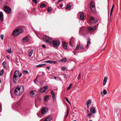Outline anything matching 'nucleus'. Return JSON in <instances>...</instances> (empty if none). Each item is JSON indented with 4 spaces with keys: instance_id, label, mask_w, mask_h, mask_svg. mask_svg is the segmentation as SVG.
Masks as SVG:
<instances>
[{
    "instance_id": "c756f323",
    "label": "nucleus",
    "mask_w": 121,
    "mask_h": 121,
    "mask_svg": "<svg viewBox=\"0 0 121 121\" xmlns=\"http://www.w3.org/2000/svg\"><path fill=\"white\" fill-rule=\"evenodd\" d=\"M46 65L45 64H40L36 66L37 67H40L43 66H44Z\"/></svg>"
},
{
    "instance_id": "6ab92c4d",
    "label": "nucleus",
    "mask_w": 121,
    "mask_h": 121,
    "mask_svg": "<svg viewBox=\"0 0 121 121\" xmlns=\"http://www.w3.org/2000/svg\"><path fill=\"white\" fill-rule=\"evenodd\" d=\"M19 73V72L17 70H16L14 72L13 76H15L18 77Z\"/></svg>"
},
{
    "instance_id": "423d86ee",
    "label": "nucleus",
    "mask_w": 121,
    "mask_h": 121,
    "mask_svg": "<svg viewBox=\"0 0 121 121\" xmlns=\"http://www.w3.org/2000/svg\"><path fill=\"white\" fill-rule=\"evenodd\" d=\"M30 95L32 97H35L37 95V92L34 90L31 91L30 93Z\"/></svg>"
},
{
    "instance_id": "e2e57ef3",
    "label": "nucleus",
    "mask_w": 121,
    "mask_h": 121,
    "mask_svg": "<svg viewBox=\"0 0 121 121\" xmlns=\"http://www.w3.org/2000/svg\"><path fill=\"white\" fill-rule=\"evenodd\" d=\"M90 38H88V41H90Z\"/></svg>"
},
{
    "instance_id": "b1692460",
    "label": "nucleus",
    "mask_w": 121,
    "mask_h": 121,
    "mask_svg": "<svg viewBox=\"0 0 121 121\" xmlns=\"http://www.w3.org/2000/svg\"><path fill=\"white\" fill-rule=\"evenodd\" d=\"M49 96L47 95L45 96L44 97V100L47 101L49 99Z\"/></svg>"
},
{
    "instance_id": "c9c22d12",
    "label": "nucleus",
    "mask_w": 121,
    "mask_h": 121,
    "mask_svg": "<svg viewBox=\"0 0 121 121\" xmlns=\"http://www.w3.org/2000/svg\"><path fill=\"white\" fill-rule=\"evenodd\" d=\"M72 86V84H70L69 85V86L67 88V90H68L70 89L71 88Z\"/></svg>"
},
{
    "instance_id": "79ce46f5",
    "label": "nucleus",
    "mask_w": 121,
    "mask_h": 121,
    "mask_svg": "<svg viewBox=\"0 0 121 121\" xmlns=\"http://www.w3.org/2000/svg\"><path fill=\"white\" fill-rule=\"evenodd\" d=\"M4 37V35H0V37L1 39L2 40H3Z\"/></svg>"
},
{
    "instance_id": "aec40b11",
    "label": "nucleus",
    "mask_w": 121,
    "mask_h": 121,
    "mask_svg": "<svg viewBox=\"0 0 121 121\" xmlns=\"http://www.w3.org/2000/svg\"><path fill=\"white\" fill-rule=\"evenodd\" d=\"M108 79V78L107 77H104V79L103 80V85H105V84L106 83V82L107 80Z\"/></svg>"
},
{
    "instance_id": "a211bd4d",
    "label": "nucleus",
    "mask_w": 121,
    "mask_h": 121,
    "mask_svg": "<svg viewBox=\"0 0 121 121\" xmlns=\"http://www.w3.org/2000/svg\"><path fill=\"white\" fill-rule=\"evenodd\" d=\"M23 42L26 43L29 41V39L27 37H25L22 39Z\"/></svg>"
},
{
    "instance_id": "473e14b6",
    "label": "nucleus",
    "mask_w": 121,
    "mask_h": 121,
    "mask_svg": "<svg viewBox=\"0 0 121 121\" xmlns=\"http://www.w3.org/2000/svg\"><path fill=\"white\" fill-rule=\"evenodd\" d=\"M22 73L24 74H26L28 73L29 72L27 71L23 70L22 71Z\"/></svg>"
},
{
    "instance_id": "4468645a",
    "label": "nucleus",
    "mask_w": 121,
    "mask_h": 121,
    "mask_svg": "<svg viewBox=\"0 0 121 121\" xmlns=\"http://www.w3.org/2000/svg\"><path fill=\"white\" fill-rule=\"evenodd\" d=\"M79 49H80L81 50H83L84 49L83 47L81 45H78L77 46L76 48V50H78Z\"/></svg>"
},
{
    "instance_id": "f704fd0d",
    "label": "nucleus",
    "mask_w": 121,
    "mask_h": 121,
    "mask_svg": "<svg viewBox=\"0 0 121 121\" xmlns=\"http://www.w3.org/2000/svg\"><path fill=\"white\" fill-rule=\"evenodd\" d=\"M90 41H88L87 43V44L86 45V47L87 48H88V47L89 46V45L90 44Z\"/></svg>"
},
{
    "instance_id": "f3484780",
    "label": "nucleus",
    "mask_w": 121,
    "mask_h": 121,
    "mask_svg": "<svg viewBox=\"0 0 121 121\" xmlns=\"http://www.w3.org/2000/svg\"><path fill=\"white\" fill-rule=\"evenodd\" d=\"M4 16L3 13L2 12H0V20L2 22Z\"/></svg>"
},
{
    "instance_id": "72a5a7b5",
    "label": "nucleus",
    "mask_w": 121,
    "mask_h": 121,
    "mask_svg": "<svg viewBox=\"0 0 121 121\" xmlns=\"http://www.w3.org/2000/svg\"><path fill=\"white\" fill-rule=\"evenodd\" d=\"M40 75H38L35 78L34 80V81L35 82L37 81V80L38 78V76H40Z\"/></svg>"
},
{
    "instance_id": "6e6552de",
    "label": "nucleus",
    "mask_w": 121,
    "mask_h": 121,
    "mask_svg": "<svg viewBox=\"0 0 121 121\" xmlns=\"http://www.w3.org/2000/svg\"><path fill=\"white\" fill-rule=\"evenodd\" d=\"M48 109L46 107L43 108L41 110V112L42 114H44L46 112L48 111Z\"/></svg>"
},
{
    "instance_id": "f03ea898",
    "label": "nucleus",
    "mask_w": 121,
    "mask_h": 121,
    "mask_svg": "<svg viewBox=\"0 0 121 121\" xmlns=\"http://www.w3.org/2000/svg\"><path fill=\"white\" fill-rule=\"evenodd\" d=\"M43 41L47 43H50L52 41V38L48 36H45L43 38Z\"/></svg>"
},
{
    "instance_id": "39448f33",
    "label": "nucleus",
    "mask_w": 121,
    "mask_h": 121,
    "mask_svg": "<svg viewBox=\"0 0 121 121\" xmlns=\"http://www.w3.org/2000/svg\"><path fill=\"white\" fill-rule=\"evenodd\" d=\"M4 9L7 13L10 14L11 12V9L7 6H5L4 7Z\"/></svg>"
},
{
    "instance_id": "6e6d98bb",
    "label": "nucleus",
    "mask_w": 121,
    "mask_h": 121,
    "mask_svg": "<svg viewBox=\"0 0 121 121\" xmlns=\"http://www.w3.org/2000/svg\"><path fill=\"white\" fill-rule=\"evenodd\" d=\"M1 72L2 73V74H3L4 72V70H3V69H2L1 70Z\"/></svg>"
},
{
    "instance_id": "20e7f679",
    "label": "nucleus",
    "mask_w": 121,
    "mask_h": 121,
    "mask_svg": "<svg viewBox=\"0 0 121 121\" xmlns=\"http://www.w3.org/2000/svg\"><path fill=\"white\" fill-rule=\"evenodd\" d=\"M52 43L53 47L56 48H57L60 44L59 40H52Z\"/></svg>"
},
{
    "instance_id": "4d7b16f0",
    "label": "nucleus",
    "mask_w": 121,
    "mask_h": 121,
    "mask_svg": "<svg viewBox=\"0 0 121 121\" xmlns=\"http://www.w3.org/2000/svg\"><path fill=\"white\" fill-rule=\"evenodd\" d=\"M22 73H20L19 75V77H21L22 76Z\"/></svg>"
},
{
    "instance_id": "c85d7f7f",
    "label": "nucleus",
    "mask_w": 121,
    "mask_h": 121,
    "mask_svg": "<svg viewBox=\"0 0 121 121\" xmlns=\"http://www.w3.org/2000/svg\"><path fill=\"white\" fill-rule=\"evenodd\" d=\"M67 60V59L66 58H64L61 60V61L62 62H65Z\"/></svg>"
},
{
    "instance_id": "2eb2a0df",
    "label": "nucleus",
    "mask_w": 121,
    "mask_h": 121,
    "mask_svg": "<svg viewBox=\"0 0 121 121\" xmlns=\"http://www.w3.org/2000/svg\"><path fill=\"white\" fill-rule=\"evenodd\" d=\"M18 77L15 76H13V80L14 83H16L18 80Z\"/></svg>"
},
{
    "instance_id": "bf43d9fd",
    "label": "nucleus",
    "mask_w": 121,
    "mask_h": 121,
    "mask_svg": "<svg viewBox=\"0 0 121 121\" xmlns=\"http://www.w3.org/2000/svg\"><path fill=\"white\" fill-rule=\"evenodd\" d=\"M68 115H66V116L64 118V119H66V118H67V117Z\"/></svg>"
},
{
    "instance_id": "4c0bfd02",
    "label": "nucleus",
    "mask_w": 121,
    "mask_h": 121,
    "mask_svg": "<svg viewBox=\"0 0 121 121\" xmlns=\"http://www.w3.org/2000/svg\"><path fill=\"white\" fill-rule=\"evenodd\" d=\"M103 94L104 95H106L107 94V92L104 89L103 90Z\"/></svg>"
},
{
    "instance_id": "bb28decb",
    "label": "nucleus",
    "mask_w": 121,
    "mask_h": 121,
    "mask_svg": "<svg viewBox=\"0 0 121 121\" xmlns=\"http://www.w3.org/2000/svg\"><path fill=\"white\" fill-rule=\"evenodd\" d=\"M87 29L89 31H91L95 30L94 28H92L90 26L88 27Z\"/></svg>"
},
{
    "instance_id": "0e129e2a",
    "label": "nucleus",
    "mask_w": 121,
    "mask_h": 121,
    "mask_svg": "<svg viewBox=\"0 0 121 121\" xmlns=\"http://www.w3.org/2000/svg\"><path fill=\"white\" fill-rule=\"evenodd\" d=\"M114 4H113L112 6V9H114Z\"/></svg>"
},
{
    "instance_id": "412c9836",
    "label": "nucleus",
    "mask_w": 121,
    "mask_h": 121,
    "mask_svg": "<svg viewBox=\"0 0 121 121\" xmlns=\"http://www.w3.org/2000/svg\"><path fill=\"white\" fill-rule=\"evenodd\" d=\"M46 5L44 3H43L41 4L40 6V7L41 8H42L43 7H46Z\"/></svg>"
},
{
    "instance_id": "58836bf2",
    "label": "nucleus",
    "mask_w": 121,
    "mask_h": 121,
    "mask_svg": "<svg viewBox=\"0 0 121 121\" xmlns=\"http://www.w3.org/2000/svg\"><path fill=\"white\" fill-rule=\"evenodd\" d=\"M65 98L66 100V101L70 104H71L70 103V102H69V100L68 99L66 98V97H65Z\"/></svg>"
},
{
    "instance_id": "49530a36",
    "label": "nucleus",
    "mask_w": 121,
    "mask_h": 121,
    "mask_svg": "<svg viewBox=\"0 0 121 121\" xmlns=\"http://www.w3.org/2000/svg\"><path fill=\"white\" fill-rule=\"evenodd\" d=\"M63 76H64V77L65 78H67V75H66L65 74H63Z\"/></svg>"
},
{
    "instance_id": "cd10ccee",
    "label": "nucleus",
    "mask_w": 121,
    "mask_h": 121,
    "mask_svg": "<svg viewBox=\"0 0 121 121\" xmlns=\"http://www.w3.org/2000/svg\"><path fill=\"white\" fill-rule=\"evenodd\" d=\"M52 9L50 7H48V8L47 12L49 13L51 12L52 11Z\"/></svg>"
},
{
    "instance_id": "7ed1b4c3",
    "label": "nucleus",
    "mask_w": 121,
    "mask_h": 121,
    "mask_svg": "<svg viewBox=\"0 0 121 121\" xmlns=\"http://www.w3.org/2000/svg\"><path fill=\"white\" fill-rule=\"evenodd\" d=\"M90 8L92 11L94 12L96 11L95 3L93 1L91 2L90 4Z\"/></svg>"
},
{
    "instance_id": "f257e3e1",
    "label": "nucleus",
    "mask_w": 121,
    "mask_h": 121,
    "mask_svg": "<svg viewBox=\"0 0 121 121\" xmlns=\"http://www.w3.org/2000/svg\"><path fill=\"white\" fill-rule=\"evenodd\" d=\"M23 31L22 27H18L16 30H14L12 33V35L15 36H17L22 33Z\"/></svg>"
},
{
    "instance_id": "9d476101",
    "label": "nucleus",
    "mask_w": 121,
    "mask_h": 121,
    "mask_svg": "<svg viewBox=\"0 0 121 121\" xmlns=\"http://www.w3.org/2000/svg\"><path fill=\"white\" fill-rule=\"evenodd\" d=\"M17 88H18L19 90H20L22 93L24 91V86H19Z\"/></svg>"
},
{
    "instance_id": "ea45409f",
    "label": "nucleus",
    "mask_w": 121,
    "mask_h": 121,
    "mask_svg": "<svg viewBox=\"0 0 121 121\" xmlns=\"http://www.w3.org/2000/svg\"><path fill=\"white\" fill-rule=\"evenodd\" d=\"M11 48H9L8 50H7V51L8 53H10L11 52Z\"/></svg>"
},
{
    "instance_id": "e433bc0d",
    "label": "nucleus",
    "mask_w": 121,
    "mask_h": 121,
    "mask_svg": "<svg viewBox=\"0 0 121 121\" xmlns=\"http://www.w3.org/2000/svg\"><path fill=\"white\" fill-rule=\"evenodd\" d=\"M51 60H48L47 61H44V62L46 63H51Z\"/></svg>"
},
{
    "instance_id": "7c9ffc66",
    "label": "nucleus",
    "mask_w": 121,
    "mask_h": 121,
    "mask_svg": "<svg viewBox=\"0 0 121 121\" xmlns=\"http://www.w3.org/2000/svg\"><path fill=\"white\" fill-rule=\"evenodd\" d=\"M6 62L5 61L3 62L2 63V65L3 67L4 68H6Z\"/></svg>"
},
{
    "instance_id": "13d9d810",
    "label": "nucleus",
    "mask_w": 121,
    "mask_h": 121,
    "mask_svg": "<svg viewBox=\"0 0 121 121\" xmlns=\"http://www.w3.org/2000/svg\"><path fill=\"white\" fill-rule=\"evenodd\" d=\"M63 6V5L62 4H60V5L59 6L60 7H62Z\"/></svg>"
},
{
    "instance_id": "a878e982",
    "label": "nucleus",
    "mask_w": 121,
    "mask_h": 121,
    "mask_svg": "<svg viewBox=\"0 0 121 121\" xmlns=\"http://www.w3.org/2000/svg\"><path fill=\"white\" fill-rule=\"evenodd\" d=\"M52 120V118L50 117H47L46 118L45 121H50Z\"/></svg>"
},
{
    "instance_id": "1a4fd4ad",
    "label": "nucleus",
    "mask_w": 121,
    "mask_h": 121,
    "mask_svg": "<svg viewBox=\"0 0 121 121\" xmlns=\"http://www.w3.org/2000/svg\"><path fill=\"white\" fill-rule=\"evenodd\" d=\"M48 88V86H44L43 88H41L39 90V91L41 93H44Z\"/></svg>"
},
{
    "instance_id": "680f3d73",
    "label": "nucleus",
    "mask_w": 121,
    "mask_h": 121,
    "mask_svg": "<svg viewBox=\"0 0 121 121\" xmlns=\"http://www.w3.org/2000/svg\"><path fill=\"white\" fill-rule=\"evenodd\" d=\"M47 68L48 69H50V67L49 66H47Z\"/></svg>"
},
{
    "instance_id": "37998d69",
    "label": "nucleus",
    "mask_w": 121,
    "mask_h": 121,
    "mask_svg": "<svg viewBox=\"0 0 121 121\" xmlns=\"http://www.w3.org/2000/svg\"><path fill=\"white\" fill-rule=\"evenodd\" d=\"M51 64H55L56 62L55 61L51 60Z\"/></svg>"
},
{
    "instance_id": "de8ad7c7",
    "label": "nucleus",
    "mask_w": 121,
    "mask_h": 121,
    "mask_svg": "<svg viewBox=\"0 0 121 121\" xmlns=\"http://www.w3.org/2000/svg\"><path fill=\"white\" fill-rule=\"evenodd\" d=\"M67 110L66 112V115H68L69 113V109L68 107L67 108Z\"/></svg>"
},
{
    "instance_id": "393cba45",
    "label": "nucleus",
    "mask_w": 121,
    "mask_h": 121,
    "mask_svg": "<svg viewBox=\"0 0 121 121\" xmlns=\"http://www.w3.org/2000/svg\"><path fill=\"white\" fill-rule=\"evenodd\" d=\"M71 5L70 4H67L66 6V7L65 8L66 9H69L71 8Z\"/></svg>"
},
{
    "instance_id": "0eeeda50",
    "label": "nucleus",
    "mask_w": 121,
    "mask_h": 121,
    "mask_svg": "<svg viewBox=\"0 0 121 121\" xmlns=\"http://www.w3.org/2000/svg\"><path fill=\"white\" fill-rule=\"evenodd\" d=\"M14 92L15 95H19L22 93L21 91L17 87L15 90Z\"/></svg>"
},
{
    "instance_id": "09e8293b",
    "label": "nucleus",
    "mask_w": 121,
    "mask_h": 121,
    "mask_svg": "<svg viewBox=\"0 0 121 121\" xmlns=\"http://www.w3.org/2000/svg\"><path fill=\"white\" fill-rule=\"evenodd\" d=\"M65 67H63L62 68V69L63 70H65Z\"/></svg>"
},
{
    "instance_id": "8fccbe9b",
    "label": "nucleus",
    "mask_w": 121,
    "mask_h": 121,
    "mask_svg": "<svg viewBox=\"0 0 121 121\" xmlns=\"http://www.w3.org/2000/svg\"><path fill=\"white\" fill-rule=\"evenodd\" d=\"M52 98L54 100H55L56 99L55 97V95H54L52 96Z\"/></svg>"
},
{
    "instance_id": "9b49d317",
    "label": "nucleus",
    "mask_w": 121,
    "mask_h": 121,
    "mask_svg": "<svg viewBox=\"0 0 121 121\" xmlns=\"http://www.w3.org/2000/svg\"><path fill=\"white\" fill-rule=\"evenodd\" d=\"M90 21L92 23H95L97 21V20H95L94 19V17H91L90 19Z\"/></svg>"
},
{
    "instance_id": "052dcab7",
    "label": "nucleus",
    "mask_w": 121,
    "mask_h": 121,
    "mask_svg": "<svg viewBox=\"0 0 121 121\" xmlns=\"http://www.w3.org/2000/svg\"><path fill=\"white\" fill-rule=\"evenodd\" d=\"M113 10V9H111V11L110 12H111V13H112Z\"/></svg>"
},
{
    "instance_id": "ddd939ff",
    "label": "nucleus",
    "mask_w": 121,
    "mask_h": 121,
    "mask_svg": "<svg viewBox=\"0 0 121 121\" xmlns=\"http://www.w3.org/2000/svg\"><path fill=\"white\" fill-rule=\"evenodd\" d=\"M91 101L90 99L88 100L86 102V104L87 105V107L89 108L91 105Z\"/></svg>"
},
{
    "instance_id": "5701e85b",
    "label": "nucleus",
    "mask_w": 121,
    "mask_h": 121,
    "mask_svg": "<svg viewBox=\"0 0 121 121\" xmlns=\"http://www.w3.org/2000/svg\"><path fill=\"white\" fill-rule=\"evenodd\" d=\"M84 15L82 13H81L80 14V19L81 20H83L84 19Z\"/></svg>"
},
{
    "instance_id": "603ef678",
    "label": "nucleus",
    "mask_w": 121,
    "mask_h": 121,
    "mask_svg": "<svg viewBox=\"0 0 121 121\" xmlns=\"http://www.w3.org/2000/svg\"><path fill=\"white\" fill-rule=\"evenodd\" d=\"M88 115L89 117H91V113H89L88 114Z\"/></svg>"
},
{
    "instance_id": "a18cd8bd",
    "label": "nucleus",
    "mask_w": 121,
    "mask_h": 121,
    "mask_svg": "<svg viewBox=\"0 0 121 121\" xmlns=\"http://www.w3.org/2000/svg\"><path fill=\"white\" fill-rule=\"evenodd\" d=\"M32 0L34 2L35 4H36L37 3V0Z\"/></svg>"
},
{
    "instance_id": "c03bdc74",
    "label": "nucleus",
    "mask_w": 121,
    "mask_h": 121,
    "mask_svg": "<svg viewBox=\"0 0 121 121\" xmlns=\"http://www.w3.org/2000/svg\"><path fill=\"white\" fill-rule=\"evenodd\" d=\"M16 104L18 106H19L20 105V102H18Z\"/></svg>"
},
{
    "instance_id": "338daca9",
    "label": "nucleus",
    "mask_w": 121,
    "mask_h": 121,
    "mask_svg": "<svg viewBox=\"0 0 121 121\" xmlns=\"http://www.w3.org/2000/svg\"><path fill=\"white\" fill-rule=\"evenodd\" d=\"M63 1V0H59L58 1V3L59 2L61 1Z\"/></svg>"
},
{
    "instance_id": "2f4dec72",
    "label": "nucleus",
    "mask_w": 121,
    "mask_h": 121,
    "mask_svg": "<svg viewBox=\"0 0 121 121\" xmlns=\"http://www.w3.org/2000/svg\"><path fill=\"white\" fill-rule=\"evenodd\" d=\"M33 50H31V51L29 52V55L30 57H31V56L32 53L33 52Z\"/></svg>"
},
{
    "instance_id": "864d4df0",
    "label": "nucleus",
    "mask_w": 121,
    "mask_h": 121,
    "mask_svg": "<svg viewBox=\"0 0 121 121\" xmlns=\"http://www.w3.org/2000/svg\"><path fill=\"white\" fill-rule=\"evenodd\" d=\"M41 100V99L40 98H39L38 99V100L39 102H40Z\"/></svg>"
},
{
    "instance_id": "774afa93",
    "label": "nucleus",
    "mask_w": 121,
    "mask_h": 121,
    "mask_svg": "<svg viewBox=\"0 0 121 121\" xmlns=\"http://www.w3.org/2000/svg\"><path fill=\"white\" fill-rule=\"evenodd\" d=\"M1 72V71H0V76H1L2 75Z\"/></svg>"
},
{
    "instance_id": "f8f14e48",
    "label": "nucleus",
    "mask_w": 121,
    "mask_h": 121,
    "mask_svg": "<svg viewBox=\"0 0 121 121\" xmlns=\"http://www.w3.org/2000/svg\"><path fill=\"white\" fill-rule=\"evenodd\" d=\"M74 39L73 38H71L70 40L69 43L70 46H73V44L74 43Z\"/></svg>"
},
{
    "instance_id": "4be33fe9",
    "label": "nucleus",
    "mask_w": 121,
    "mask_h": 121,
    "mask_svg": "<svg viewBox=\"0 0 121 121\" xmlns=\"http://www.w3.org/2000/svg\"><path fill=\"white\" fill-rule=\"evenodd\" d=\"M63 48L65 49H66L67 48V46L65 42H63Z\"/></svg>"
},
{
    "instance_id": "a19ab883",
    "label": "nucleus",
    "mask_w": 121,
    "mask_h": 121,
    "mask_svg": "<svg viewBox=\"0 0 121 121\" xmlns=\"http://www.w3.org/2000/svg\"><path fill=\"white\" fill-rule=\"evenodd\" d=\"M51 93L52 95V96L55 95V93L52 91H51Z\"/></svg>"
},
{
    "instance_id": "dca6fc26",
    "label": "nucleus",
    "mask_w": 121,
    "mask_h": 121,
    "mask_svg": "<svg viewBox=\"0 0 121 121\" xmlns=\"http://www.w3.org/2000/svg\"><path fill=\"white\" fill-rule=\"evenodd\" d=\"M90 111L91 113H95V109L94 107H92L90 109Z\"/></svg>"
},
{
    "instance_id": "69168bd1",
    "label": "nucleus",
    "mask_w": 121,
    "mask_h": 121,
    "mask_svg": "<svg viewBox=\"0 0 121 121\" xmlns=\"http://www.w3.org/2000/svg\"><path fill=\"white\" fill-rule=\"evenodd\" d=\"M6 57H7V58L8 59H10V58H9V57L8 56H7Z\"/></svg>"
},
{
    "instance_id": "3c124183",
    "label": "nucleus",
    "mask_w": 121,
    "mask_h": 121,
    "mask_svg": "<svg viewBox=\"0 0 121 121\" xmlns=\"http://www.w3.org/2000/svg\"><path fill=\"white\" fill-rule=\"evenodd\" d=\"M80 75H81L80 73H79V74L78 78V80L79 79H80Z\"/></svg>"
},
{
    "instance_id": "5fc2aeb1",
    "label": "nucleus",
    "mask_w": 121,
    "mask_h": 121,
    "mask_svg": "<svg viewBox=\"0 0 121 121\" xmlns=\"http://www.w3.org/2000/svg\"><path fill=\"white\" fill-rule=\"evenodd\" d=\"M42 46L43 48H45L46 47V46L44 44L42 45Z\"/></svg>"
}]
</instances>
